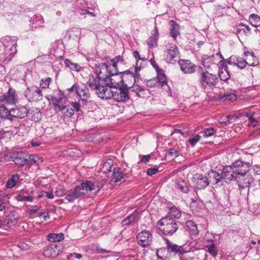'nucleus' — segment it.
<instances>
[{"label": "nucleus", "mask_w": 260, "mask_h": 260, "mask_svg": "<svg viewBox=\"0 0 260 260\" xmlns=\"http://www.w3.org/2000/svg\"><path fill=\"white\" fill-rule=\"evenodd\" d=\"M16 41L17 39L15 37L6 36L3 38V40L1 41L4 47V49H6L7 51H10L11 53L9 54L10 57L17 53Z\"/></svg>", "instance_id": "12"}, {"label": "nucleus", "mask_w": 260, "mask_h": 260, "mask_svg": "<svg viewBox=\"0 0 260 260\" xmlns=\"http://www.w3.org/2000/svg\"><path fill=\"white\" fill-rule=\"evenodd\" d=\"M103 69L106 71L108 73V76L112 78V76L117 75L118 74V70L117 68V65L114 61L113 63L111 62L109 64H107L105 63H102Z\"/></svg>", "instance_id": "23"}, {"label": "nucleus", "mask_w": 260, "mask_h": 260, "mask_svg": "<svg viewBox=\"0 0 260 260\" xmlns=\"http://www.w3.org/2000/svg\"><path fill=\"white\" fill-rule=\"evenodd\" d=\"M170 22L171 23V26L170 28V35L172 37L174 40H176L177 37L180 34V26L173 20L171 21Z\"/></svg>", "instance_id": "36"}, {"label": "nucleus", "mask_w": 260, "mask_h": 260, "mask_svg": "<svg viewBox=\"0 0 260 260\" xmlns=\"http://www.w3.org/2000/svg\"><path fill=\"white\" fill-rule=\"evenodd\" d=\"M200 136L196 135L194 137L189 138V142L191 145H194L200 140Z\"/></svg>", "instance_id": "55"}, {"label": "nucleus", "mask_w": 260, "mask_h": 260, "mask_svg": "<svg viewBox=\"0 0 260 260\" xmlns=\"http://www.w3.org/2000/svg\"><path fill=\"white\" fill-rule=\"evenodd\" d=\"M236 180L238 182L239 188L243 189L249 186L251 178L246 174V175H242L240 177H237Z\"/></svg>", "instance_id": "27"}, {"label": "nucleus", "mask_w": 260, "mask_h": 260, "mask_svg": "<svg viewBox=\"0 0 260 260\" xmlns=\"http://www.w3.org/2000/svg\"><path fill=\"white\" fill-rule=\"evenodd\" d=\"M140 212L136 210L132 214L124 218L121 222L122 226H128L138 221Z\"/></svg>", "instance_id": "22"}, {"label": "nucleus", "mask_w": 260, "mask_h": 260, "mask_svg": "<svg viewBox=\"0 0 260 260\" xmlns=\"http://www.w3.org/2000/svg\"><path fill=\"white\" fill-rule=\"evenodd\" d=\"M167 216H169L172 218H179L181 216V212L176 207H172L170 209V211Z\"/></svg>", "instance_id": "41"}, {"label": "nucleus", "mask_w": 260, "mask_h": 260, "mask_svg": "<svg viewBox=\"0 0 260 260\" xmlns=\"http://www.w3.org/2000/svg\"><path fill=\"white\" fill-rule=\"evenodd\" d=\"M219 77L221 80L226 81L230 78V75L225 68V71L221 70L219 72Z\"/></svg>", "instance_id": "47"}, {"label": "nucleus", "mask_w": 260, "mask_h": 260, "mask_svg": "<svg viewBox=\"0 0 260 260\" xmlns=\"http://www.w3.org/2000/svg\"><path fill=\"white\" fill-rule=\"evenodd\" d=\"M13 161L18 167H22L25 165L36 162L35 156L27 154L23 152H15L13 154Z\"/></svg>", "instance_id": "7"}, {"label": "nucleus", "mask_w": 260, "mask_h": 260, "mask_svg": "<svg viewBox=\"0 0 260 260\" xmlns=\"http://www.w3.org/2000/svg\"><path fill=\"white\" fill-rule=\"evenodd\" d=\"M87 84L91 89L96 90V91L102 84H104V82L102 81L98 77L94 75H90L89 76Z\"/></svg>", "instance_id": "20"}, {"label": "nucleus", "mask_w": 260, "mask_h": 260, "mask_svg": "<svg viewBox=\"0 0 260 260\" xmlns=\"http://www.w3.org/2000/svg\"><path fill=\"white\" fill-rule=\"evenodd\" d=\"M83 195H85L84 188L81 185H78L75 187L73 191L67 194L65 199L69 202H72Z\"/></svg>", "instance_id": "16"}, {"label": "nucleus", "mask_w": 260, "mask_h": 260, "mask_svg": "<svg viewBox=\"0 0 260 260\" xmlns=\"http://www.w3.org/2000/svg\"><path fill=\"white\" fill-rule=\"evenodd\" d=\"M194 187L198 189L205 188L209 184L206 175L203 176L201 174H197L193 178Z\"/></svg>", "instance_id": "13"}, {"label": "nucleus", "mask_w": 260, "mask_h": 260, "mask_svg": "<svg viewBox=\"0 0 260 260\" xmlns=\"http://www.w3.org/2000/svg\"><path fill=\"white\" fill-rule=\"evenodd\" d=\"M28 110L24 106L8 110L1 105V118L12 120L13 117L23 118L27 116Z\"/></svg>", "instance_id": "3"}, {"label": "nucleus", "mask_w": 260, "mask_h": 260, "mask_svg": "<svg viewBox=\"0 0 260 260\" xmlns=\"http://www.w3.org/2000/svg\"><path fill=\"white\" fill-rule=\"evenodd\" d=\"M250 19L251 21H253L255 24H253L254 27H257L260 24V17L256 14H251L250 16Z\"/></svg>", "instance_id": "50"}, {"label": "nucleus", "mask_w": 260, "mask_h": 260, "mask_svg": "<svg viewBox=\"0 0 260 260\" xmlns=\"http://www.w3.org/2000/svg\"><path fill=\"white\" fill-rule=\"evenodd\" d=\"M223 97L225 98V100H229L230 101H234L236 99V96L235 93H229L226 92L224 93Z\"/></svg>", "instance_id": "51"}, {"label": "nucleus", "mask_w": 260, "mask_h": 260, "mask_svg": "<svg viewBox=\"0 0 260 260\" xmlns=\"http://www.w3.org/2000/svg\"><path fill=\"white\" fill-rule=\"evenodd\" d=\"M24 94L28 101L37 102L41 101L43 99V92L37 86H31L26 88Z\"/></svg>", "instance_id": "8"}, {"label": "nucleus", "mask_w": 260, "mask_h": 260, "mask_svg": "<svg viewBox=\"0 0 260 260\" xmlns=\"http://www.w3.org/2000/svg\"><path fill=\"white\" fill-rule=\"evenodd\" d=\"M187 230L191 235L196 236L199 234L197 224L191 220L186 222Z\"/></svg>", "instance_id": "34"}, {"label": "nucleus", "mask_w": 260, "mask_h": 260, "mask_svg": "<svg viewBox=\"0 0 260 260\" xmlns=\"http://www.w3.org/2000/svg\"><path fill=\"white\" fill-rule=\"evenodd\" d=\"M17 94H16L15 90L12 88H9L7 92L1 96V101H5L7 103L13 105L15 104L17 101Z\"/></svg>", "instance_id": "18"}, {"label": "nucleus", "mask_w": 260, "mask_h": 260, "mask_svg": "<svg viewBox=\"0 0 260 260\" xmlns=\"http://www.w3.org/2000/svg\"><path fill=\"white\" fill-rule=\"evenodd\" d=\"M218 67L221 70L225 71V68L228 70V67L226 65L224 60H221L218 63Z\"/></svg>", "instance_id": "59"}, {"label": "nucleus", "mask_w": 260, "mask_h": 260, "mask_svg": "<svg viewBox=\"0 0 260 260\" xmlns=\"http://www.w3.org/2000/svg\"><path fill=\"white\" fill-rule=\"evenodd\" d=\"M36 23L38 26H42L44 23V20L42 15H38L35 17Z\"/></svg>", "instance_id": "54"}, {"label": "nucleus", "mask_w": 260, "mask_h": 260, "mask_svg": "<svg viewBox=\"0 0 260 260\" xmlns=\"http://www.w3.org/2000/svg\"><path fill=\"white\" fill-rule=\"evenodd\" d=\"M64 63L66 67H68L73 71L79 72L82 69L79 64L72 62L69 59H66L64 61Z\"/></svg>", "instance_id": "39"}, {"label": "nucleus", "mask_w": 260, "mask_h": 260, "mask_svg": "<svg viewBox=\"0 0 260 260\" xmlns=\"http://www.w3.org/2000/svg\"><path fill=\"white\" fill-rule=\"evenodd\" d=\"M17 218L15 217L13 213H10L6 217L3 224H1V229L5 228L7 226L9 228H11L15 226L17 223Z\"/></svg>", "instance_id": "28"}, {"label": "nucleus", "mask_w": 260, "mask_h": 260, "mask_svg": "<svg viewBox=\"0 0 260 260\" xmlns=\"http://www.w3.org/2000/svg\"><path fill=\"white\" fill-rule=\"evenodd\" d=\"M140 70L141 67L138 66V63H136L135 68V73L130 70L122 72V81H125L126 82V78H129L131 83H126V85L128 87H131V91L136 93L137 96L143 98L146 94L145 89L140 85L135 84L136 80H138L140 77V74L138 73Z\"/></svg>", "instance_id": "1"}, {"label": "nucleus", "mask_w": 260, "mask_h": 260, "mask_svg": "<svg viewBox=\"0 0 260 260\" xmlns=\"http://www.w3.org/2000/svg\"><path fill=\"white\" fill-rule=\"evenodd\" d=\"M47 239L51 242H59L64 239V235L62 233H50L47 235Z\"/></svg>", "instance_id": "35"}, {"label": "nucleus", "mask_w": 260, "mask_h": 260, "mask_svg": "<svg viewBox=\"0 0 260 260\" xmlns=\"http://www.w3.org/2000/svg\"><path fill=\"white\" fill-rule=\"evenodd\" d=\"M114 79L110 80V81H107L108 84H102L101 86L96 90V93L98 96L103 99H109L113 96V87L110 83L114 82Z\"/></svg>", "instance_id": "10"}, {"label": "nucleus", "mask_w": 260, "mask_h": 260, "mask_svg": "<svg viewBox=\"0 0 260 260\" xmlns=\"http://www.w3.org/2000/svg\"><path fill=\"white\" fill-rule=\"evenodd\" d=\"M209 183L217 184L220 182L222 178L221 173H217L215 171L211 170L206 174Z\"/></svg>", "instance_id": "25"}, {"label": "nucleus", "mask_w": 260, "mask_h": 260, "mask_svg": "<svg viewBox=\"0 0 260 260\" xmlns=\"http://www.w3.org/2000/svg\"><path fill=\"white\" fill-rule=\"evenodd\" d=\"M167 246L168 249L172 252L175 253H179L181 254H183V249L182 247L173 244L168 240L167 241Z\"/></svg>", "instance_id": "32"}, {"label": "nucleus", "mask_w": 260, "mask_h": 260, "mask_svg": "<svg viewBox=\"0 0 260 260\" xmlns=\"http://www.w3.org/2000/svg\"><path fill=\"white\" fill-rule=\"evenodd\" d=\"M103 67L102 64L101 65V68L96 69V73L94 75V76L98 77L102 81H104V84H108L107 81H110V80L113 79V78L109 77L108 75L105 73H107L106 71L103 69Z\"/></svg>", "instance_id": "29"}, {"label": "nucleus", "mask_w": 260, "mask_h": 260, "mask_svg": "<svg viewBox=\"0 0 260 260\" xmlns=\"http://www.w3.org/2000/svg\"><path fill=\"white\" fill-rule=\"evenodd\" d=\"M206 247L208 248V252L213 257L217 255V249L212 240H207L206 242Z\"/></svg>", "instance_id": "33"}, {"label": "nucleus", "mask_w": 260, "mask_h": 260, "mask_svg": "<svg viewBox=\"0 0 260 260\" xmlns=\"http://www.w3.org/2000/svg\"><path fill=\"white\" fill-rule=\"evenodd\" d=\"M133 56H134V57L136 58V60H137V63H138V60H146V59L145 58V57H141L139 53V52L137 51H135L133 52ZM138 66H139V64H138Z\"/></svg>", "instance_id": "56"}, {"label": "nucleus", "mask_w": 260, "mask_h": 260, "mask_svg": "<svg viewBox=\"0 0 260 260\" xmlns=\"http://www.w3.org/2000/svg\"><path fill=\"white\" fill-rule=\"evenodd\" d=\"M157 78L158 85H160L161 86L167 84V80L166 75L165 74L163 70H158L157 71Z\"/></svg>", "instance_id": "38"}, {"label": "nucleus", "mask_w": 260, "mask_h": 260, "mask_svg": "<svg viewBox=\"0 0 260 260\" xmlns=\"http://www.w3.org/2000/svg\"><path fill=\"white\" fill-rule=\"evenodd\" d=\"M113 173L112 176L111 182L114 183L121 182L123 179V173L119 168H113Z\"/></svg>", "instance_id": "31"}, {"label": "nucleus", "mask_w": 260, "mask_h": 260, "mask_svg": "<svg viewBox=\"0 0 260 260\" xmlns=\"http://www.w3.org/2000/svg\"><path fill=\"white\" fill-rule=\"evenodd\" d=\"M60 111L62 112L64 116L68 117H71L75 113V110L69 105L63 106Z\"/></svg>", "instance_id": "42"}, {"label": "nucleus", "mask_w": 260, "mask_h": 260, "mask_svg": "<svg viewBox=\"0 0 260 260\" xmlns=\"http://www.w3.org/2000/svg\"><path fill=\"white\" fill-rule=\"evenodd\" d=\"M77 89V94L81 98L82 100L86 101L90 97V93L87 86L84 84L78 85Z\"/></svg>", "instance_id": "21"}, {"label": "nucleus", "mask_w": 260, "mask_h": 260, "mask_svg": "<svg viewBox=\"0 0 260 260\" xmlns=\"http://www.w3.org/2000/svg\"><path fill=\"white\" fill-rule=\"evenodd\" d=\"M199 83L202 89H206L208 87L212 88L216 86L218 82L217 76L208 71H203L200 73Z\"/></svg>", "instance_id": "4"}, {"label": "nucleus", "mask_w": 260, "mask_h": 260, "mask_svg": "<svg viewBox=\"0 0 260 260\" xmlns=\"http://www.w3.org/2000/svg\"><path fill=\"white\" fill-rule=\"evenodd\" d=\"M181 71L185 74H192L196 72L197 66L189 60L180 59L178 61Z\"/></svg>", "instance_id": "14"}, {"label": "nucleus", "mask_w": 260, "mask_h": 260, "mask_svg": "<svg viewBox=\"0 0 260 260\" xmlns=\"http://www.w3.org/2000/svg\"><path fill=\"white\" fill-rule=\"evenodd\" d=\"M232 166H233L238 177H240L242 175H246L251 167V165L249 162L238 159L232 163Z\"/></svg>", "instance_id": "11"}, {"label": "nucleus", "mask_w": 260, "mask_h": 260, "mask_svg": "<svg viewBox=\"0 0 260 260\" xmlns=\"http://www.w3.org/2000/svg\"><path fill=\"white\" fill-rule=\"evenodd\" d=\"M156 226L165 235H172L178 229L176 220L169 216L162 217L157 222Z\"/></svg>", "instance_id": "2"}, {"label": "nucleus", "mask_w": 260, "mask_h": 260, "mask_svg": "<svg viewBox=\"0 0 260 260\" xmlns=\"http://www.w3.org/2000/svg\"><path fill=\"white\" fill-rule=\"evenodd\" d=\"M19 179V176L18 175H13L10 178L6 183V186L7 188H12L14 187Z\"/></svg>", "instance_id": "40"}, {"label": "nucleus", "mask_w": 260, "mask_h": 260, "mask_svg": "<svg viewBox=\"0 0 260 260\" xmlns=\"http://www.w3.org/2000/svg\"><path fill=\"white\" fill-rule=\"evenodd\" d=\"M246 64H249V63L246 61L245 59L241 57H237L236 56L235 60V66H237L239 68L243 69L246 67Z\"/></svg>", "instance_id": "43"}, {"label": "nucleus", "mask_w": 260, "mask_h": 260, "mask_svg": "<svg viewBox=\"0 0 260 260\" xmlns=\"http://www.w3.org/2000/svg\"><path fill=\"white\" fill-rule=\"evenodd\" d=\"M234 30L239 38L248 36L251 34L250 28L242 23L237 24L234 27Z\"/></svg>", "instance_id": "17"}, {"label": "nucleus", "mask_w": 260, "mask_h": 260, "mask_svg": "<svg viewBox=\"0 0 260 260\" xmlns=\"http://www.w3.org/2000/svg\"><path fill=\"white\" fill-rule=\"evenodd\" d=\"M180 152L174 148H171L169 149L167 152V155L168 157H170L172 158H174L179 156Z\"/></svg>", "instance_id": "49"}, {"label": "nucleus", "mask_w": 260, "mask_h": 260, "mask_svg": "<svg viewBox=\"0 0 260 260\" xmlns=\"http://www.w3.org/2000/svg\"><path fill=\"white\" fill-rule=\"evenodd\" d=\"M57 246H48L44 250L43 254L46 257L54 258L59 253Z\"/></svg>", "instance_id": "24"}, {"label": "nucleus", "mask_w": 260, "mask_h": 260, "mask_svg": "<svg viewBox=\"0 0 260 260\" xmlns=\"http://www.w3.org/2000/svg\"><path fill=\"white\" fill-rule=\"evenodd\" d=\"M14 153V152L12 153L11 152H6V153H5L3 154V158H4V160H5L6 161L10 160L11 159H13V158H14L13 154ZM2 157H1V161L2 160Z\"/></svg>", "instance_id": "52"}, {"label": "nucleus", "mask_w": 260, "mask_h": 260, "mask_svg": "<svg viewBox=\"0 0 260 260\" xmlns=\"http://www.w3.org/2000/svg\"><path fill=\"white\" fill-rule=\"evenodd\" d=\"M52 81V79L50 77L44 78L41 80L40 86L43 89L47 88L49 87L50 83Z\"/></svg>", "instance_id": "48"}, {"label": "nucleus", "mask_w": 260, "mask_h": 260, "mask_svg": "<svg viewBox=\"0 0 260 260\" xmlns=\"http://www.w3.org/2000/svg\"><path fill=\"white\" fill-rule=\"evenodd\" d=\"M81 186L84 188L85 194L89 192H91L93 194H95L100 190V186H95L94 184L90 181L86 180L83 182L81 183Z\"/></svg>", "instance_id": "19"}, {"label": "nucleus", "mask_w": 260, "mask_h": 260, "mask_svg": "<svg viewBox=\"0 0 260 260\" xmlns=\"http://www.w3.org/2000/svg\"><path fill=\"white\" fill-rule=\"evenodd\" d=\"M80 15H81L86 14H89V15H90L92 17L95 16V15L93 12H89L87 10H86V9H82L81 10V12H80Z\"/></svg>", "instance_id": "60"}, {"label": "nucleus", "mask_w": 260, "mask_h": 260, "mask_svg": "<svg viewBox=\"0 0 260 260\" xmlns=\"http://www.w3.org/2000/svg\"><path fill=\"white\" fill-rule=\"evenodd\" d=\"M147 85L149 87H154L158 85L157 80L155 78H152L147 81Z\"/></svg>", "instance_id": "53"}, {"label": "nucleus", "mask_w": 260, "mask_h": 260, "mask_svg": "<svg viewBox=\"0 0 260 260\" xmlns=\"http://www.w3.org/2000/svg\"><path fill=\"white\" fill-rule=\"evenodd\" d=\"M236 56H231L230 58H228L225 61L229 64L231 65L235 66V60Z\"/></svg>", "instance_id": "61"}, {"label": "nucleus", "mask_w": 260, "mask_h": 260, "mask_svg": "<svg viewBox=\"0 0 260 260\" xmlns=\"http://www.w3.org/2000/svg\"><path fill=\"white\" fill-rule=\"evenodd\" d=\"M51 101L54 108V110L56 112H59L62 110L63 105H60V100L55 97L51 98Z\"/></svg>", "instance_id": "45"}, {"label": "nucleus", "mask_w": 260, "mask_h": 260, "mask_svg": "<svg viewBox=\"0 0 260 260\" xmlns=\"http://www.w3.org/2000/svg\"><path fill=\"white\" fill-rule=\"evenodd\" d=\"M152 238V234L147 230L141 231L136 237L138 244L143 248L149 247L151 245Z\"/></svg>", "instance_id": "9"}, {"label": "nucleus", "mask_w": 260, "mask_h": 260, "mask_svg": "<svg viewBox=\"0 0 260 260\" xmlns=\"http://www.w3.org/2000/svg\"><path fill=\"white\" fill-rule=\"evenodd\" d=\"M158 168L156 167L148 168L147 170V174L148 175H152L155 174L158 171Z\"/></svg>", "instance_id": "58"}, {"label": "nucleus", "mask_w": 260, "mask_h": 260, "mask_svg": "<svg viewBox=\"0 0 260 260\" xmlns=\"http://www.w3.org/2000/svg\"><path fill=\"white\" fill-rule=\"evenodd\" d=\"M15 198L17 201L19 202H22L25 201L26 196L21 194H19Z\"/></svg>", "instance_id": "62"}, {"label": "nucleus", "mask_w": 260, "mask_h": 260, "mask_svg": "<svg viewBox=\"0 0 260 260\" xmlns=\"http://www.w3.org/2000/svg\"><path fill=\"white\" fill-rule=\"evenodd\" d=\"M159 36L158 31L155 26L153 30L152 35L148 39L147 44L150 47H154L157 46V41Z\"/></svg>", "instance_id": "30"}, {"label": "nucleus", "mask_w": 260, "mask_h": 260, "mask_svg": "<svg viewBox=\"0 0 260 260\" xmlns=\"http://www.w3.org/2000/svg\"><path fill=\"white\" fill-rule=\"evenodd\" d=\"M221 175L222 179L229 181L236 180L238 177L232 165L223 167Z\"/></svg>", "instance_id": "15"}, {"label": "nucleus", "mask_w": 260, "mask_h": 260, "mask_svg": "<svg viewBox=\"0 0 260 260\" xmlns=\"http://www.w3.org/2000/svg\"><path fill=\"white\" fill-rule=\"evenodd\" d=\"M18 246L20 249H21L22 250H27L29 247L28 245L24 242L19 243Z\"/></svg>", "instance_id": "63"}, {"label": "nucleus", "mask_w": 260, "mask_h": 260, "mask_svg": "<svg viewBox=\"0 0 260 260\" xmlns=\"http://www.w3.org/2000/svg\"><path fill=\"white\" fill-rule=\"evenodd\" d=\"M179 51L176 45L168 43L165 45L164 59L167 62L174 63L179 57Z\"/></svg>", "instance_id": "6"}, {"label": "nucleus", "mask_w": 260, "mask_h": 260, "mask_svg": "<svg viewBox=\"0 0 260 260\" xmlns=\"http://www.w3.org/2000/svg\"><path fill=\"white\" fill-rule=\"evenodd\" d=\"M178 188L183 193H186L190 190V186L187 181L179 178L176 181Z\"/></svg>", "instance_id": "26"}, {"label": "nucleus", "mask_w": 260, "mask_h": 260, "mask_svg": "<svg viewBox=\"0 0 260 260\" xmlns=\"http://www.w3.org/2000/svg\"><path fill=\"white\" fill-rule=\"evenodd\" d=\"M110 84L113 87V96L112 98L114 100L117 102H124L129 99L127 88L119 87L120 86L119 81H114V82H111Z\"/></svg>", "instance_id": "5"}, {"label": "nucleus", "mask_w": 260, "mask_h": 260, "mask_svg": "<svg viewBox=\"0 0 260 260\" xmlns=\"http://www.w3.org/2000/svg\"><path fill=\"white\" fill-rule=\"evenodd\" d=\"M253 171L255 175H260V165H255L253 167Z\"/></svg>", "instance_id": "64"}, {"label": "nucleus", "mask_w": 260, "mask_h": 260, "mask_svg": "<svg viewBox=\"0 0 260 260\" xmlns=\"http://www.w3.org/2000/svg\"><path fill=\"white\" fill-rule=\"evenodd\" d=\"M214 55L209 56L207 55H203L202 58V65L206 68L209 69L213 63Z\"/></svg>", "instance_id": "37"}, {"label": "nucleus", "mask_w": 260, "mask_h": 260, "mask_svg": "<svg viewBox=\"0 0 260 260\" xmlns=\"http://www.w3.org/2000/svg\"><path fill=\"white\" fill-rule=\"evenodd\" d=\"M112 164L113 162L111 159L105 161L103 164L102 171L105 173L111 172L113 169Z\"/></svg>", "instance_id": "44"}, {"label": "nucleus", "mask_w": 260, "mask_h": 260, "mask_svg": "<svg viewBox=\"0 0 260 260\" xmlns=\"http://www.w3.org/2000/svg\"><path fill=\"white\" fill-rule=\"evenodd\" d=\"M11 53L10 51H7L6 49H4V52L3 53V62L4 64L8 63L11 59L14 57L15 54H13L11 57L9 56V54Z\"/></svg>", "instance_id": "46"}, {"label": "nucleus", "mask_w": 260, "mask_h": 260, "mask_svg": "<svg viewBox=\"0 0 260 260\" xmlns=\"http://www.w3.org/2000/svg\"><path fill=\"white\" fill-rule=\"evenodd\" d=\"M214 133V129L213 127H209L206 128L204 131V134L205 136L207 137H210L213 135Z\"/></svg>", "instance_id": "57"}]
</instances>
